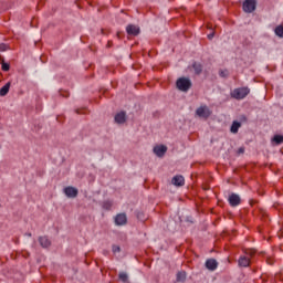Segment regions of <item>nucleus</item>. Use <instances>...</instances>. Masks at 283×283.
Here are the masks:
<instances>
[{
	"mask_svg": "<svg viewBox=\"0 0 283 283\" xmlns=\"http://www.w3.org/2000/svg\"><path fill=\"white\" fill-rule=\"evenodd\" d=\"M248 94H251V88H249L248 86H243V87L234 88L230 93V96H231V98H234L235 101H244V97Z\"/></svg>",
	"mask_w": 283,
	"mask_h": 283,
	"instance_id": "1",
	"label": "nucleus"
},
{
	"mask_svg": "<svg viewBox=\"0 0 283 283\" xmlns=\"http://www.w3.org/2000/svg\"><path fill=\"white\" fill-rule=\"evenodd\" d=\"M191 80L189 77H179L176 82V87L179 92H188L191 90Z\"/></svg>",
	"mask_w": 283,
	"mask_h": 283,
	"instance_id": "2",
	"label": "nucleus"
},
{
	"mask_svg": "<svg viewBox=\"0 0 283 283\" xmlns=\"http://www.w3.org/2000/svg\"><path fill=\"white\" fill-rule=\"evenodd\" d=\"M196 114L199 118H209V116H211V109H209L207 105L200 106L196 109Z\"/></svg>",
	"mask_w": 283,
	"mask_h": 283,
	"instance_id": "3",
	"label": "nucleus"
},
{
	"mask_svg": "<svg viewBox=\"0 0 283 283\" xmlns=\"http://www.w3.org/2000/svg\"><path fill=\"white\" fill-rule=\"evenodd\" d=\"M255 3H256L255 0H245L243 2V12H248V13L254 12Z\"/></svg>",
	"mask_w": 283,
	"mask_h": 283,
	"instance_id": "4",
	"label": "nucleus"
},
{
	"mask_svg": "<svg viewBox=\"0 0 283 283\" xmlns=\"http://www.w3.org/2000/svg\"><path fill=\"white\" fill-rule=\"evenodd\" d=\"M115 224L116 227H125V224H127V214L126 213L116 214Z\"/></svg>",
	"mask_w": 283,
	"mask_h": 283,
	"instance_id": "5",
	"label": "nucleus"
},
{
	"mask_svg": "<svg viewBox=\"0 0 283 283\" xmlns=\"http://www.w3.org/2000/svg\"><path fill=\"white\" fill-rule=\"evenodd\" d=\"M64 193L66 198H76L78 196V189L72 186H67L64 188Z\"/></svg>",
	"mask_w": 283,
	"mask_h": 283,
	"instance_id": "6",
	"label": "nucleus"
},
{
	"mask_svg": "<svg viewBox=\"0 0 283 283\" xmlns=\"http://www.w3.org/2000/svg\"><path fill=\"white\" fill-rule=\"evenodd\" d=\"M153 151H154V154H156L158 156V158H163V156H165V154H167V146H165V145L155 146Z\"/></svg>",
	"mask_w": 283,
	"mask_h": 283,
	"instance_id": "7",
	"label": "nucleus"
},
{
	"mask_svg": "<svg viewBox=\"0 0 283 283\" xmlns=\"http://www.w3.org/2000/svg\"><path fill=\"white\" fill-rule=\"evenodd\" d=\"M126 32L132 36H138V34H140V29L134 24H128L126 27Z\"/></svg>",
	"mask_w": 283,
	"mask_h": 283,
	"instance_id": "8",
	"label": "nucleus"
},
{
	"mask_svg": "<svg viewBox=\"0 0 283 283\" xmlns=\"http://www.w3.org/2000/svg\"><path fill=\"white\" fill-rule=\"evenodd\" d=\"M127 122V114L125 112H119L115 115V123H117V125H123Z\"/></svg>",
	"mask_w": 283,
	"mask_h": 283,
	"instance_id": "9",
	"label": "nucleus"
},
{
	"mask_svg": "<svg viewBox=\"0 0 283 283\" xmlns=\"http://www.w3.org/2000/svg\"><path fill=\"white\" fill-rule=\"evenodd\" d=\"M228 201H229L230 207H238V205H240V202H241V199H240V196H238L237 193H231L229 196Z\"/></svg>",
	"mask_w": 283,
	"mask_h": 283,
	"instance_id": "10",
	"label": "nucleus"
},
{
	"mask_svg": "<svg viewBox=\"0 0 283 283\" xmlns=\"http://www.w3.org/2000/svg\"><path fill=\"white\" fill-rule=\"evenodd\" d=\"M205 265L208 271H216L218 269V261L216 259H208Z\"/></svg>",
	"mask_w": 283,
	"mask_h": 283,
	"instance_id": "11",
	"label": "nucleus"
},
{
	"mask_svg": "<svg viewBox=\"0 0 283 283\" xmlns=\"http://www.w3.org/2000/svg\"><path fill=\"white\" fill-rule=\"evenodd\" d=\"M171 182L175 185V187H184L185 177H182V175H177L172 178Z\"/></svg>",
	"mask_w": 283,
	"mask_h": 283,
	"instance_id": "12",
	"label": "nucleus"
},
{
	"mask_svg": "<svg viewBox=\"0 0 283 283\" xmlns=\"http://www.w3.org/2000/svg\"><path fill=\"white\" fill-rule=\"evenodd\" d=\"M239 266H243L247 269V266L251 265V259L249 256H240L238 260Z\"/></svg>",
	"mask_w": 283,
	"mask_h": 283,
	"instance_id": "13",
	"label": "nucleus"
},
{
	"mask_svg": "<svg viewBox=\"0 0 283 283\" xmlns=\"http://www.w3.org/2000/svg\"><path fill=\"white\" fill-rule=\"evenodd\" d=\"M39 242L43 249H48L52 245V242L50 239H48V237H40Z\"/></svg>",
	"mask_w": 283,
	"mask_h": 283,
	"instance_id": "14",
	"label": "nucleus"
},
{
	"mask_svg": "<svg viewBox=\"0 0 283 283\" xmlns=\"http://www.w3.org/2000/svg\"><path fill=\"white\" fill-rule=\"evenodd\" d=\"M242 127V124L240 122H233L230 128V132L232 134H238V130Z\"/></svg>",
	"mask_w": 283,
	"mask_h": 283,
	"instance_id": "15",
	"label": "nucleus"
},
{
	"mask_svg": "<svg viewBox=\"0 0 283 283\" xmlns=\"http://www.w3.org/2000/svg\"><path fill=\"white\" fill-rule=\"evenodd\" d=\"M11 83L8 82L4 86L0 88V96H8V92H10Z\"/></svg>",
	"mask_w": 283,
	"mask_h": 283,
	"instance_id": "16",
	"label": "nucleus"
},
{
	"mask_svg": "<svg viewBox=\"0 0 283 283\" xmlns=\"http://www.w3.org/2000/svg\"><path fill=\"white\" fill-rule=\"evenodd\" d=\"M187 280V272L180 271L176 275V281L177 282H185Z\"/></svg>",
	"mask_w": 283,
	"mask_h": 283,
	"instance_id": "17",
	"label": "nucleus"
},
{
	"mask_svg": "<svg viewBox=\"0 0 283 283\" xmlns=\"http://www.w3.org/2000/svg\"><path fill=\"white\" fill-rule=\"evenodd\" d=\"M192 69H193V71H195V74H197V75L202 74V64H200V63H198V62H195V63L192 64Z\"/></svg>",
	"mask_w": 283,
	"mask_h": 283,
	"instance_id": "18",
	"label": "nucleus"
},
{
	"mask_svg": "<svg viewBox=\"0 0 283 283\" xmlns=\"http://www.w3.org/2000/svg\"><path fill=\"white\" fill-rule=\"evenodd\" d=\"M118 280H119V282L128 283L129 282V275H127V272H119Z\"/></svg>",
	"mask_w": 283,
	"mask_h": 283,
	"instance_id": "19",
	"label": "nucleus"
},
{
	"mask_svg": "<svg viewBox=\"0 0 283 283\" xmlns=\"http://www.w3.org/2000/svg\"><path fill=\"white\" fill-rule=\"evenodd\" d=\"M272 143H275L276 145L283 144V135H274L272 138Z\"/></svg>",
	"mask_w": 283,
	"mask_h": 283,
	"instance_id": "20",
	"label": "nucleus"
},
{
	"mask_svg": "<svg viewBox=\"0 0 283 283\" xmlns=\"http://www.w3.org/2000/svg\"><path fill=\"white\" fill-rule=\"evenodd\" d=\"M276 36H280V39H283V25H277L274 30Z\"/></svg>",
	"mask_w": 283,
	"mask_h": 283,
	"instance_id": "21",
	"label": "nucleus"
},
{
	"mask_svg": "<svg viewBox=\"0 0 283 283\" xmlns=\"http://www.w3.org/2000/svg\"><path fill=\"white\" fill-rule=\"evenodd\" d=\"M113 205H114V203H113L112 201L106 200V201L103 202L102 207H103V209H105L106 211H109V210L112 209Z\"/></svg>",
	"mask_w": 283,
	"mask_h": 283,
	"instance_id": "22",
	"label": "nucleus"
},
{
	"mask_svg": "<svg viewBox=\"0 0 283 283\" xmlns=\"http://www.w3.org/2000/svg\"><path fill=\"white\" fill-rule=\"evenodd\" d=\"M1 65H2V72H10V64L2 62Z\"/></svg>",
	"mask_w": 283,
	"mask_h": 283,
	"instance_id": "23",
	"label": "nucleus"
},
{
	"mask_svg": "<svg viewBox=\"0 0 283 283\" xmlns=\"http://www.w3.org/2000/svg\"><path fill=\"white\" fill-rule=\"evenodd\" d=\"M245 255L253 258V255H255V250H245Z\"/></svg>",
	"mask_w": 283,
	"mask_h": 283,
	"instance_id": "24",
	"label": "nucleus"
},
{
	"mask_svg": "<svg viewBox=\"0 0 283 283\" xmlns=\"http://www.w3.org/2000/svg\"><path fill=\"white\" fill-rule=\"evenodd\" d=\"M113 253H120V247L113 245Z\"/></svg>",
	"mask_w": 283,
	"mask_h": 283,
	"instance_id": "25",
	"label": "nucleus"
},
{
	"mask_svg": "<svg viewBox=\"0 0 283 283\" xmlns=\"http://www.w3.org/2000/svg\"><path fill=\"white\" fill-rule=\"evenodd\" d=\"M276 280H280L281 282H283V274H277Z\"/></svg>",
	"mask_w": 283,
	"mask_h": 283,
	"instance_id": "26",
	"label": "nucleus"
},
{
	"mask_svg": "<svg viewBox=\"0 0 283 283\" xmlns=\"http://www.w3.org/2000/svg\"><path fill=\"white\" fill-rule=\"evenodd\" d=\"M239 154H244V148H239Z\"/></svg>",
	"mask_w": 283,
	"mask_h": 283,
	"instance_id": "27",
	"label": "nucleus"
},
{
	"mask_svg": "<svg viewBox=\"0 0 283 283\" xmlns=\"http://www.w3.org/2000/svg\"><path fill=\"white\" fill-rule=\"evenodd\" d=\"M208 39H213V33L208 34Z\"/></svg>",
	"mask_w": 283,
	"mask_h": 283,
	"instance_id": "28",
	"label": "nucleus"
},
{
	"mask_svg": "<svg viewBox=\"0 0 283 283\" xmlns=\"http://www.w3.org/2000/svg\"><path fill=\"white\" fill-rule=\"evenodd\" d=\"M220 76H226V75H224V71H221V72H220Z\"/></svg>",
	"mask_w": 283,
	"mask_h": 283,
	"instance_id": "29",
	"label": "nucleus"
}]
</instances>
